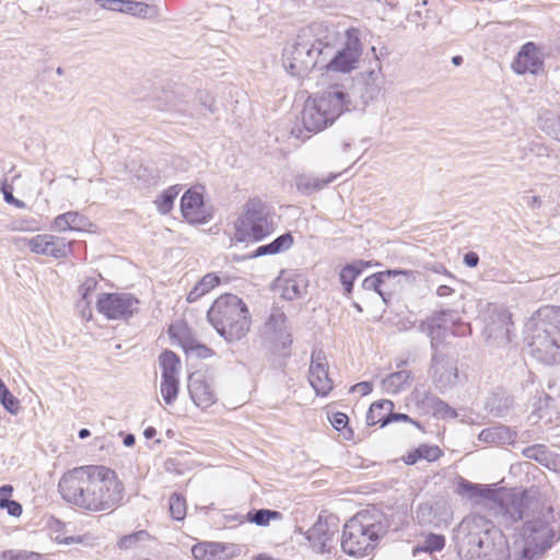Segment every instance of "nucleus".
I'll return each instance as SVG.
<instances>
[{
	"mask_svg": "<svg viewBox=\"0 0 560 560\" xmlns=\"http://www.w3.org/2000/svg\"><path fill=\"white\" fill-rule=\"evenodd\" d=\"M207 315L210 324L228 341L241 340L250 329L249 310L235 294L225 293L218 296Z\"/></svg>",
	"mask_w": 560,
	"mask_h": 560,
	"instance_id": "nucleus-4",
	"label": "nucleus"
},
{
	"mask_svg": "<svg viewBox=\"0 0 560 560\" xmlns=\"http://www.w3.org/2000/svg\"><path fill=\"white\" fill-rule=\"evenodd\" d=\"M452 62L455 65V66H459L462 65L463 62V58L460 56H455L452 58Z\"/></svg>",
	"mask_w": 560,
	"mask_h": 560,
	"instance_id": "nucleus-52",
	"label": "nucleus"
},
{
	"mask_svg": "<svg viewBox=\"0 0 560 560\" xmlns=\"http://www.w3.org/2000/svg\"><path fill=\"white\" fill-rule=\"evenodd\" d=\"M255 560H273V559L271 557H268V556H265V555H260Z\"/></svg>",
	"mask_w": 560,
	"mask_h": 560,
	"instance_id": "nucleus-54",
	"label": "nucleus"
},
{
	"mask_svg": "<svg viewBox=\"0 0 560 560\" xmlns=\"http://www.w3.org/2000/svg\"><path fill=\"white\" fill-rule=\"evenodd\" d=\"M245 517L248 523H253L258 526H267L271 521L281 520L282 514L278 511L261 509L257 511H249Z\"/></svg>",
	"mask_w": 560,
	"mask_h": 560,
	"instance_id": "nucleus-27",
	"label": "nucleus"
},
{
	"mask_svg": "<svg viewBox=\"0 0 560 560\" xmlns=\"http://www.w3.org/2000/svg\"><path fill=\"white\" fill-rule=\"evenodd\" d=\"M139 300L130 293H102L96 308L107 319H128L137 311Z\"/></svg>",
	"mask_w": 560,
	"mask_h": 560,
	"instance_id": "nucleus-10",
	"label": "nucleus"
},
{
	"mask_svg": "<svg viewBox=\"0 0 560 560\" xmlns=\"http://www.w3.org/2000/svg\"><path fill=\"white\" fill-rule=\"evenodd\" d=\"M293 245V236L290 233H285L272 241L269 246L271 255L279 254L283 250L289 249Z\"/></svg>",
	"mask_w": 560,
	"mask_h": 560,
	"instance_id": "nucleus-35",
	"label": "nucleus"
},
{
	"mask_svg": "<svg viewBox=\"0 0 560 560\" xmlns=\"http://www.w3.org/2000/svg\"><path fill=\"white\" fill-rule=\"evenodd\" d=\"M0 509L7 510V512L11 516H14V517L21 516V514L23 512L22 505L19 502L14 501V500H10L8 503H5Z\"/></svg>",
	"mask_w": 560,
	"mask_h": 560,
	"instance_id": "nucleus-42",
	"label": "nucleus"
},
{
	"mask_svg": "<svg viewBox=\"0 0 560 560\" xmlns=\"http://www.w3.org/2000/svg\"><path fill=\"white\" fill-rule=\"evenodd\" d=\"M288 342H289V345L292 343V340H291L290 336H288Z\"/></svg>",
	"mask_w": 560,
	"mask_h": 560,
	"instance_id": "nucleus-57",
	"label": "nucleus"
},
{
	"mask_svg": "<svg viewBox=\"0 0 560 560\" xmlns=\"http://www.w3.org/2000/svg\"><path fill=\"white\" fill-rule=\"evenodd\" d=\"M535 320V335L530 343L534 354L546 364L560 362V307L539 308Z\"/></svg>",
	"mask_w": 560,
	"mask_h": 560,
	"instance_id": "nucleus-5",
	"label": "nucleus"
},
{
	"mask_svg": "<svg viewBox=\"0 0 560 560\" xmlns=\"http://www.w3.org/2000/svg\"><path fill=\"white\" fill-rule=\"evenodd\" d=\"M40 555L33 551L4 550L0 555V560H38Z\"/></svg>",
	"mask_w": 560,
	"mask_h": 560,
	"instance_id": "nucleus-34",
	"label": "nucleus"
},
{
	"mask_svg": "<svg viewBox=\"0 0 560 560\" xmlns=\"http://www.w3.org/2000/svg\"><path fill=\"white\" fill-rule=\"evenodd\" d=\"M90 226L88 218L78 211H68L57 215L52 229L57 232L84 231Z\"/></svg>",
	"mask_w": 560,
	"mask_h": 560,
	"instance_id": "nucleus-18",
	"label": "nucleus"
},
{
	"mask_svg": "<svg viewBox=\"0 0 560 560\" xmlns=\"http://www.w3.org/2000/svg\"><path fill=\"white\" fill-rule=\"evenodd\" d=\"M362 55V43L360 31L357 27H350L346 31V42L343 47L326 65L327 71L348 73L358 67Z\"/></svg>",
	"mask_w": 560,
	"mask_h": 560,
	"instance_id": "nucleus-9",
	"label": "nucleus"
},
{
	"mask_svg": "<svg viewBox=\"0 0 560 560\" xmlns=\"http://www.w3.org/2000/svg\"><path fill=\"white\" fill-rule=\"evenodd\" d=\"M555 541L551 521L533 520L523 526V533L513 541L506 560H535L544 556Z\"/></svg>",
	"mask_w": 560,
	"mask_h": 560,
	"instance_id": "nucleus-6",
	"label": "nucleus"
},
{
	"mask_svg": "<svg viewBox=\"0 0 560 560\" xmlns=\"http://www.w3.org/2000/svg\"><path fill=\"white\" fill-rule=\"evenodd\" d=\"M1 190L3 194L4 200L8 203L13 205L15 208H19V209L25 208V203L23 201L13 197L12 187L10 185L4 184L1 188Z\"/></svg>",
	"mask_w": 560,
	"mask_h": 560,
	"instance_id": "nucleus-40",
	"label": "nucleus"
},
{
	"mask_svg": "<svg viewBox=\"0 0 560 560\" xmlns=\"http://www.w3.org/2000/svg\"><path fill=\"white\" fill-rule=\"evenodd\" d=\"M316 65L313 49L305 43L291 45L283 52V66L292 75H303Z\"/></svg>",
	"mask_w": 560,
	"mask_h": 560,
	"instance_id": "nucleus-11",
	"label": "nucleus"
},
{
	"mask_svg": "<svg viewBox=\"0 0 560 560\" xmlns=\"http://www.w3.org/2000/svg\"><path fill=\"white\" fill-rule=\"evenodd\" d=\"M542 63L537 46L528 42L521 47L511 67L517 74L527 72L535 74L542 68Z\"/></svg>",
	"mask_w": 560,
	"mask_h": 560,
	"instance_id": "nucleus-17",
	"label": "nucleus"
},
{
	"mask_svg": "<svg viewBox=\"0 0 560 560\" xmlns=\"http://www.w3.org/2000/svg\"><path fill=\"white\" fill-rule=\"evenodd\" d=\"M445 547V537L439 534H429L423 542L422 547H419V551L423 552H435L441 551Z\"/></svg>",
	"mask_w": 560,
	"mask_h": 560,
	"instance_id": "nucleus-33",
	"label": "nucleus"
},
{
	"mask_svg": "<svg viewBox=\"0 0 560 560\" xmlns=\"http://www.w3.org/2000/svg\"><path fill=\"white\" fill-rule=\"evenodd\" d=\"M179 392V378H162L161 395L167 405L173 404Z\"/></svg>",
	"mask_w": 560,
	"mask_h": 560,
	"instance_id": "nucleus-30",
	"label": "nucleus"
},
{
	"mask_svg": "<svg viewBox=\"0 0 560 560\" xmlns=\"http://www.w3.org/2000/svg\"><path fill=\"white\" fill-rule=\"evenodd\" d=\"M504 319L509 325H512V315L510 313L503 314Z\"/></svg>",
	"mask_w": 560,
	"mask_h": 560,
	"instance_id": "nucleus-53",
	"label": "nucleus"
},
{
	"mask_svg": "<svg viewBox=\"0 0 560 560\" xmlns=\"http://www.w3.org/2000/svg\"><path fill=\"white\" fill-rule=\"evenodd\" d=\"M329 421L334 429L339 432V436L345 441H353L354 440V431L349 425V417L347 413L337 411L332 413L329 418Z\"/></svg>",
	"mask_w": 560,
	"mask_h": 560,
	"instance_id": "nucleus-26",
	"label": "nucleus"
},
{
	"mask_svg": "<svg viewBox=\"0 0 560 560\" xmlns=\"http://www.w3.org/2000/svg\"><path fill=\"white\" fill-rule=\"evenodd\" d=\"M373 389V385L370 382H360L350 387V393H359L361 396L369 395Z\"/></svg>",
	"mask_w": 560,
	"mask_h": 560,
	"instance_id": "nucleus-41",
	"label": "nucleus"
},
{
	"mask_svg": "<svg viewBox=\"0 0 560 560\" xmlns=\"http://www.w3.org/2000/svg\"><path fill=\"white\" fill-rule=\"evenodd\" d=\"M221 283V279L218 275L210 272L205 275L201 280L191 289L189 292L187 300L189 302H194L198 300L200 296L208 294L213 289L219 287Z\"/></svg>",
	"mask_w": 560,
	"mask_h": 560,
	"instance_id": "nucleus-25",
	"label": "nucleus"
},
{
	"mask_svg": "<svg viewBox=\"0 0 560 560\" xmlns=\"http://www.w3.org/2000/svg\"><path fill=\"white\" fill-rule=\"evenodd\" d=\"M225 548L219 542L201 541L191 547L194 560H221Z\"/></svg>",
	"mask_w": 560,
	"mask_h": 560,
	"instance_id": "nucleus-22",
	"label": "nucleus"
},
{
	"mask_svg": "<svg viewBox=\"0 0 560 560\" xmlns=\"http://www.w3.org/2000/svg\"><path fill=\"white\" fill-rule=\"evenodd\" d=\"M493 527L491 521L480 515L463 520L456 532L459 557L463 560H475L483 556Z\"/></svg>",
	"mask_w": 560,
	"mask_h": 560,
	"instance_id": "nucleus-7",
	"label": "nucleus"
},
{
	"mask_svg": "<svg viewBox=\"0 0 560 560\" xmlns=\"http://www.w3.org/2000/svg\"><path fill=\"white\" fill-rule=\"evenodd\" d=\"M394 273L393 271L373 273L363 280L362 287L364 290L376 292L386 302L393 293L388 288V281Z\"/></svg>",
	"mask_w": 560,
	"mask_h": 560,
	"instance_id": "nucleus-20",
	"label": "nucleus"
},
{
	"mask_svg": "<svg viewBox=\"0 0 560 560\" xmlns=\"http://www.w3.org/2000/svg\"><path fill=\"white\" fill-rule=\"evenodd\" d=\"M464 261L468 267H476L479 262V257L476 253L469 252L465 254Z\"/></svg>",
	"mask_w": 560,
	"mask_h": 560,
	"instance_id": "nucleus-46",
	"label": "nucleus"
},
{
	"mask_svg": "<svg viewBox=\"0 0 560 560\" xmlns=\"http://www.w3.org/2000/svg\"><path fill=\"white\" fill-rule=\"evenodd\" d=\"M387 533L385 515L376 508L358 511L343 525L341 549L349 557L371 556Z\"/></svg>",
	"mask_w": 560,
	"mask_h": 560,
	"instance_id": "nucleus-2",
	"label": "nucleus"
},
{
	"mask_svg": "<svg viewBox=\"0 0 560 560\" xmlns=\"http://www.w3.org/2000/svg\"><path fill=\"white\" fill-rule=\"evenodd\" d=\"M180 211L183 218L190 224H203L212 218L211 209L205 205L203 194L196 187L183 195Z\"/></svg>",
	"mask_w": 560,
	"mask_h": 560,
	"instance_id": "nucleus-14",
	"label": "nucleus"
},
{
	"mask_svg": "<svg viewBox=\"0 0 560 560\" xmlns=\"http://www.w3.org/2000/svg\"><path fill=\"white\" fill-rule=\"evenodd\" d=\"M97 287V280L95 278H86L80 285L79 291L83 300H88Z\"/></svg>",
	"mask_w": 560,
	"mask_h": 560,
	"instance_id": "nucleus-38",
	"label": "nucleus"
},
{
	"mask_svg": "<svg viewBox=\"0 0 560 560\" xmlns=\"http://www.w3.org/2000/svg\"><path fill=\"white\" fill-rule=\"evenodd\" d=\"M454 377H457V368H454Z\"/></svg>",
	"mask_w": 560,
	"mask_h": 560,
	"instance_id": "nucleus-55",
	"label": "nucleus"
},
{
	"mask_svg": "<svg viewBox=\"0 0 560 560\" xmlns=\"http://www.w3.org/2000/svg\"><path fill=\"white\" fill-rule=\"evenodd\" d=\"M168 336L173 343L178 345L186 354L208 358L212 354L210 348L198 341L185 320H177L170 325Z\"/></svg>",
	"mask_w": 560,
	"mask_h": 560,
	"instance_id": "nucleus-12",
	"label": "nucleus"
},
{
	"mask_svg": "<svg viewBox=\"0 0 560 560\" xmlns=\"http://www.w3.org/2000/svg\"><path fill=\"white\" fill-rule=\"evenodd\" d=\"M13 493V487L10 485H4L0 487V508L3 506L11 500Z\"/></svg>",
	"mask_w": 560,
	"mask_h": 560,
	"instance_id": "nucleus-43",
	"label": "nucleus"
},
{
	"mask_svg": "<svg viewBox=\"0 0 560 560\" xmlns=\"http://www.w3.org/2000/svg\"><path fill=\"white\" fill-rule=\"evenodd\" d=\"M547 450L542 445H534L525 448L523 451V455L527 458L535 459L541 462L546 458Z\"/></svg>",
	"mask_w": 560,
	"mask_h": 560,
	"instance_id": "nucleus-36",
	"label": "nucleus"
},
{
	"mask_svg": "<svg viewBox=\"0 0 560 560\" xmlns=\"http://www.w3.org/2000/svg\"><path fill=\"white\" fill-rule=\"evenodd\" d=\"M55 540H56L57 544H61V545H71V544H81V542H83V538L80 537V536H68V537L57 536L55 538Z\"/></svg>",
	"mask_w": 560,
	"mask_h": 560,
	"instance_id": "nucleus-45",
	"label": "nucleus"
},
{
	"mask_svg": "<svg viewBox=\"0 0 560 560\" xmlns=\"http://www.w3.org/2000/svg\"><path fill=\"white\" fill-rule=\"evenodd\" d=\"M264 255H271V250H270L269 244L268 245H264V246H259L255 250V254H254L255 257L264 256Z\"/></svg>",
	"mask_w": 560,
	"mask_h": 560,
	"instance_id": "nucleus-48",
	"label": "nucleus"
},
{
	"mask_svg": "<svg viewBox=\"0 0 560 560\" xmlns=\"http://www.w3.org/2000/svg\"><path fill=\"white\" fill-rule=\"evenodd\" d=\"M300 294L299 285L294 279H287L283 281L282 296L292 300Z\"/></svg>",
	"mask_w": 560,
	"mask_h": 560,
	"instance_id": "nucleus-37",
	"label": "nucleus"
},
{
	"mask_svg": "<svg viewBox=\"0 0 560 560\" xmlns=\"http://www.w3.org/2000/svg\"><path fill=\"white\" fill-rule=\"evenodd\" d=\"M394 409L393 401L388 399H381L374 401L368 411L366 423L369 425H381L384 427L390 422V415Z\"/></svg>",
	"mask_w": 560,
	"mask_h": 560,
	"instance_id": "nucleus-19",
	"label": "nucleus"
},
{
	"mask_svg": "<svg viewBox=\"0 0 560 560\" xmlns=\"http://www.w3.org/2000/svg\"><path fill=\"white\" fill-rule=\"evenodd\" d=\"M177 195L178 191L175 187H170L164 190L155 200L158 210L163 214L168 213L173 208Z\"/></svg>",
	"mask_w": 560,
	"mask_h": 560,
	"instance_id": "nucleus-31",
	"label": "nucleus"
},
{
	"mask_svg": "<svg viewBox=\"0 0 560 560\" xmlns=\"http://www.w3.org/2000/svg\"><path fill=\"white\" fill-rule=\"evenodd\" d=\"M124 443H125V445H127V446H131V445H133V443H135V438H133V435H128V436H126V438H125V440H124Z\"/></svg>",
	"mask_w": 560,
	"mask_h": 560,
	"instance_id": "nucleus-50",
	"label": "nucleus"
},
{
	"mask_svg": "<svg viewBox=\"0 0 560 560\" xmlns=\"http://www.w3.org/2000/svg\"><path fill=\"white\" fill-rule=\"evenodd\" d=\"M143 435L145 436V439H152L156 435V430L155 428L153 427H148L144 432H143Z\"/></svg>",
	"mask_w": 560,
	"mask_h": 560,
	"instance_id": "nucleus-49",
	"label": "nucleus"
},
{
	"mask_svg": "<svg viewBox=\"0 0 560 560\" xmlns=\"http://www.w3.org/2000/svg\"><path fill=\"white\" fill-rule=\"evenodd\" d=\"M326 524H324L323 522L318 521L314 526L313 528L311 529V535L312 536H316L317 534L319 533H323L324 535V540L327 541V540H331V534H328L326 530H324V527H325Z\"/></svg>",
	"mask_w": 560,
	"mask_h": 560,
	"instance_id": "nucleus-44",
	"label": "nucleus"
},
{
	"mask_svg": "<svg viewBox=\"0 0 560 560\" xmlns=\"http://www.w3.org/2000/svg\"><path fill=\"white\" fill-rule=\"evenodd\" d=\"M162 371V378H179L182 362L179 357L172 350H164L159 357Z\"/></svg>",
	"mask_w": 560,
	"mask_h": 560,
	"instance_id": "nucleus-23",
	"label": "nucleus"
},
{
	"mask_svg": "<svg viewBox=\"0 0 560 560\" xmlns=\"http://www.w3.org/2000/svg\"><path fill=\"white\" fill-rule=\"evenodd\" d=\"M371 262L364 260H358L352 264L345 266L340 271V281L347 292L350 294L353 288V283L355 279L360 276V273L369 268Z\"/></svg>",
	"mask_w": 560,
	"mask_h": 560,
	"instance_id": "nucleus-24",
	"label": "nucleus"
},
{
	"mask_svg": "<svg viewBox=\"0 0 560 560\" xmlns=\"http://www.w3.org/2000/svg\"><path fill=\"white\" fill-rule=\"evenodd\" d=\"M0 400L3 407L11 413H16L20 409L19 400L8 389L4 382L0 378Z\"/></svg>",
	"mask_w": 560,
	"mask_h": 560,
	"instance_id": "nucleus-32",
	"label": "nucleus"
},
{
	"mask_svg": "<svg viewBox=\"0 0 560 560\" xmlns=\"http://www.w3.org/2000/svg\"><path fill=\"white\" fill-rule=\"evenodd\" d=\"M443 456V451L438 445L421 444L417 448L408 452L402 460L406 465H415L420 459L435 462Z\"/></svg>",
	"mask_w": 560,
	"mask_h": 560,
	"instance_id": "nucleus-21",
	"label": "nucleus"
},
{
	"mask_svg": "<svg viewBox=\"0 0 560 560\" xmlns=\"http://www.w3.org/2000/svg\"><path fill=\"white\" fill-rule=\"evenodd\" d=\"M188 393L194 404L202 410H207L218 400L212 384L202 375L194 374L189 376Z\"/></svg>",
	"mask_w": 560,
	"mask_h": 560,
	"instance_id": "nucleus-16",
	"label": "nucleus"
},
{
	"mask_svg": "<svg viewBox=\"0 0 560 560\" xmlns=\"http://www.w3.org/2000/svg\"><path fill=\"white\" fill-rule=\"evenodd\" d=\"M30 249L37 255L62 258L69 250V244L63 240L52 235L38 234L31 238H25Z\"/></svg>",
	"mask_w": 560,
	"mask_h": 560,
	"instance_id": "nucleus-15",
	"label": "nucleus"
},
{
	"mask_svg": "<svg viewBox=\"0 0 560 560\" xmlns=\"http://www.w3.org/2000/svg\"><path fill=\"white\" fill-rule=\"evenodd\" d=\"M90 435H91V433H90V431L88 429H81L79 431V438L80 439H85V438H88Z\"/></svg>",
	"mask_w": 560,
	"mask_h": 560,
	"instance_id": "nucleus-51",
	"label": "nucleus"
},
{
	"mask_svg": "<svg viewBox=\"0 0 560 560\" xmlns=\"http://www.w3.org/2000/svg\"><path fill=\"white\" fill-rule=\"evenodd\" d=\"M266 205L258 198L249 199L243 214L235 222V238L240 242H259L273 232Z\"/></svg>",
	"mask_w": 560,
	"mask_h": 560,
	"instance_id": "nucleus-8",
	"label": "nucleus"
},
{
	"mask_svg": "<svg viewBox=\"0 0 560 560\" xmlns=\"http://www.w3.org/2000/svg\"><path fill=\"white\" fill-rule=\"evenodd\" d=\"M308 382L318 396L326 397L334 389V381L329 376V368L325 353L314 350L311 355Z\"/></svg>",
	"mask_w": 560,
	"mask_h": 560,
	"instance_id": "nucleus-13",
	"label": "nucleus"
},
{
	"mask_svg": "<svg viewBox=\"0 0 560 560\" xmlns=\"http://www.w3.org/2000/svg\"><path fill=\"white\" fill-rule=\"evenodd\" d=\"M279 318H280L282 322H284V315H283V314H280V315H279Z\"/></svg>",
	"mask_w": 560,
	"mask_h": 560,
	"instance_id": "nucleus-56",
	"label": "nucleus"
},
{
	"mask_svg": "<svg viewBox=\"0 0 560 560\" xmlns=\"http://www.w3.org/2000/svg\"><path fill=\"white\" fill-rule=\"evenodd\" d=\"M58 492L66 503L80 511L109 514L122 505L126 487L113 468L89 464L63 471Z\"/></svg>",
	"mask_w": 560,
	"mask_h": 560,
	"instance_id": "nucleus-1",
	"label": "nucleus"
},
{
	"mask_svg": "<svg viewBox=\"0 0 560 560\" xmlns=\"http://www.w3.org/2000/svg\"><path fill=\"white\" fill-rule=\"evenodd\" d=\"M411 373L409 371H399L387 376L384 384L386 388L393 393H398L409 383Z\"/></svg>",
	"mask_w": 560,
	"mask_h": 560,
	"instance_id": "nucleus-29",
	"label": "nucleus"
},
{
	"mask_svg": "<svg viewBox=\"0 0 560 560\" xmlns=\"http://www.w3.org/2000/svg\"><path fill=\"white\" fill-rule=\"evenodd\" d=\"M346 94L338 90L316 93L306 98L304 106L291 129L292 135L307 139L332 124L341 115Z\"/></svg>",
	"mask_w": 560,
	"mask_h": 560,
	"instance_id": "nucleus-3",
	"label": "nucleus"
},
{
	"mask_svg": "<svg viewBox=\"0 0 560 560\" xmlns=\"http://www.w3.org/2000/svg\"><path fill=\"white\" fill-rule=\"evenodd\" d=\"M392 421H404V422H410V423H413L416 425H418V423L416 421H413L408 415L406 413H394L392 411V415H390V422Z\"/></svg>",
	"mask_w": 560,
	"mask_h": 560,
	"instance_id": "nucleus-47",
	"label": "nucleus"
},
{
	"mask_svg": "<svg viewBox=\"0 0 560 560\" xmlns=\"http://www.w3.org/2000/svg\"><path fill=\"white\" fill-rule=\"evenodd\" d=\"M148 534L144 530H140L130 535H126L121 537L118 541V546L121 549H128L133 544H136L142 536H147Z\"/></svg>",
	"mask_w": 560,
	"mask_h": 560,
	"instance_id": "nucleus-39",
	"label": "nucleus"
},
{
	"mask_svg": "<svg viewBox=\"0 0 560 560\" xmlns=\"http://www.w3.org/2000/svg\"><path fill=\"white\" fill-rule=\"evenodd\" d=\"M168 511L175 521H183L187 515V503L185 497L174 492L168 499Z\"/></svg>",
	"mask_w": 560,
	"mask_h": 560,
	"instance_id": "nucleus-28",
	"label": "nucleus"
}]
</instances>
